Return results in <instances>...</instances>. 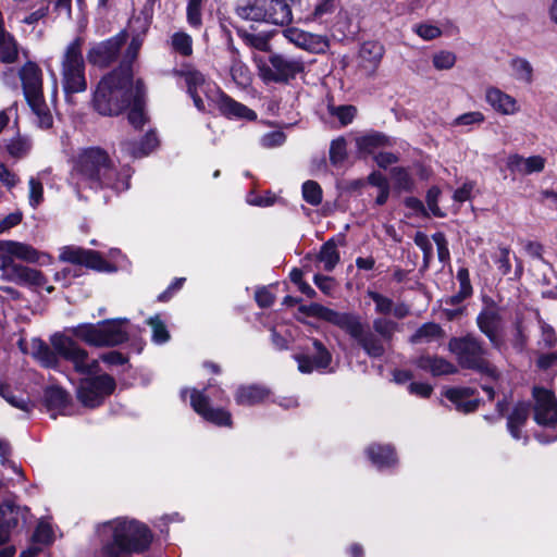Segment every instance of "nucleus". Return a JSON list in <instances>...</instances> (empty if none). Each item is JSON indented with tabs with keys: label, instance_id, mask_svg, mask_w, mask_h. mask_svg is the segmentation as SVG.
I'll return each instance as SVG.
<instances>
[{
	"label": "nucleus",
	"instance_id": "obj_1",
	"mask_svg": "<svg viewBox=\"0 0 557 557\" xmlns=\"http://www.w3.org/2000/svg\"><path fill=\"white\" fill-rule=\"evenodd\" d=\"M298 311L306 317L321 319L345 331L371 358L384 356L386 345L393 341L399 327L397 322L380 317L373 320V331H371L359 314L335 311L317 302L300 306Z\"/></svg>",
	"mask_w": 557,
	"mask_h": 557
},
{
	"label": "nucleus",
	"instance_id": "obj_2",
	"mask_svg": "<svg viewBox=\"0 0 557 557\" xmlns=\"http://www.w3.org/2000/svg\"><path fill=\"white\" fill-rule=\"evenodd\" d=\"M75 169L79 181L92 189L121 193L129 188L132 170L126 165L116 168L108 152L99 147L83 150Z\"/></svg>",
	"mask_w": 557,
	"mask_h": 557
},
{
	"label": "nucleus",
	"instance_id": "obj_3",
	"mask_svg": "<svg viewBox=\"0 0 557 557\" xmlns=\"http://www.w3.org/2000/svg\"><path fill=\"white\" fill-rule=\"evenodd\" d=\"M97 533L103 543L99 557H122L141 553L151 543V534L147 527L126 518L103 522L98 525Z\"/></svg>",
	"mask_w": 557,
	"mask_h": 557
},
{
	"label": "nucleus",
	"instance_id": "obj_4",
	"mask_svg": "<svg viewBox=\"0 0 557 557\" xmlns=\"http://www.w3.org/2000/svg\"><path fill=\"white\" fill-rule=\"evenodd\" d=\"M52 348L39 338H33L25 350L45 368H57L59 356L73 363L76 372L92 375L98 372L97 359L89 360L88 354L73 339L55 334L51 337Z\"/></svg>",
	"mask_w": 557,
	"mask_h": 557
},
{
	"label": "nucleus",
	"instance_id": "obj_5",
	"mask_svg": "<svg viewBox=\"0 0 557 557\" xmlns=\"http://www.w3.org/2000/svg\"><path fill=\"white\" fill-rule=\"evenodd\" d=\"M135 94L132 71L120 65L98 84L94 94V107L102 115H116L131 106Z\"/></svg>",
	"mask_w": 557,
	"mask_h": 557
},
{
	"label": "nucleus",
	"instance_id": "obj_6",
	"mask_svg": "<svg viewBox=\"0 0 557 557\" xmlns=\"http://www.w3.org/2000/svg\"><path fill=\"white\" fill-rule=\"evenodd\" d=\"M18 76L26 101L36 116L37 125L40 128H50L53 124V115L44 97L41 69L34 62H27L21 67Z\"/></svg>",
	"mask_w": 557,
	"mask_h": 557
},
{
	"label": "nucleus",
	"instance_id": "obj_7",
	"mask_svg": "<svg viewBox=\"0 0 557 557\" xmlns=\"http://www.w3.org/2000/svg\"><path fill=\"white\" fill-rule=\"evenodd\" d=\"M448 350L455 355L461 368L476 370L487 376L497 377L496 368L484 358L486 349L482 341L475 336L468 334L450 338Z\"/></svg>",
	"mask_w": 557,
	"mask_h": 557
},
{
	"label": "nucleus",
	"instance_id": "obj_8",
	"mask_svg": "<svg viewBox=\"0 0 557 557\" xmlns=\"http://www.w3.org/2000/svg\"><path fill=\"white\" fill-rule=\"evenodd\" d=\"M239 17L274 25H287L293 21V12L286 0H246L237 5Z\"/></svg>",
	"mask_w": 557,
	"mask_h": 557
},
{
	"label": "nucleus",
	"instance_id": "obj_9",
	"mask_svg": "<svg viewBox=\"0 0 557 557\" xmlns=\"http://www.w3.org/2000/svg\"><path fill=\"white\" fill-rule=\"evenodd\" d=\"M83 40L74 39L65 49L61 62L62 87L67 100L72 94L87 89L85 62L82 53Z\"/></svg>",
	"mask_w": 557,
	"mask_h": 557
},
{
	"label": "nucleus",
	"instance_id": "obj_10",
	"mask_svg": "<svg viewBox=\"0 0 557 557\" xmlns=\"http://www.w3.org/2000/svg\"><path fill=\"white\" fill-rule=\"evenodd\" d=\"M253 61L257 64L259 76L267 84H287L305 70L302 60L287 58L280 53H272L268 61L255 55Z\"/></svg>",
	"mask_w": 557,
	"mask_h": 557
},
{
	"label": "nucleus",
	"instance_id": "obj_11",
	"mask_svg": "<svg viewBox=\"0 0 557 557\" xmlns=\"http://www.w3.org/2000/svg\"><path fill=\"white\" fill-rule=\"evenodd\" d=\"M126 319L106 320L98 324H85L75 329V336L91 346H116L127 341L122 324Z\"/></svg>",
	"mask_w": 557,
	"mask_h": 557
},
{
	"label": "nucleus",
	"instance_id": "obj_12",
	"mask_svg": "<svg viewBox=\"0 0 557 557\" xmlns=\"http://www.w3.org/2000/svg\"><path fill=\"white\" fill-rule=\"evenodd\" d=\"M115 389V381L108 374L89 376L81 380L77 388L79 401L90 408L99 406Z\"/></svg>",
	"mask_w": 557,
	"mask_h": 557
},
{
	"label": "nucleus",
	"instance_id": "obj_13",
	"mask_svg": "<svg viewBox=\"0 0 557 557\" xmlns=\"http://www.w3.org/2000/svg\"><path fill=\"white\" fill-rule=\"evenodd\" d=\"M0 272L2 280L33 288L45 287L48 282L40 271L15 263L10 258L3 259Z\"/></svg>",
	"mask_w": 557,
	"mask_h": 557
},
{
	"label": "nucleus",
	"instance_id": "obj_14",
	"mask_svg": "<svg viewBox=\"0 0 557 557\" xmlns=\"http://www.w3.org/2000/svg\"><path fill=\"white\" fill-rule=\"evenodd\" d=\"M534 420L537 424L548 428L557 425V399L555 395L543 387L533 388Z\"/></svg>",
	"mask_w": 557,
	"mask_h": 557
},
{
	"label": "nucleus",
	"instance_id": "obj_15",
	"mask_svg": "<svg viewBox=\"0 0 557 557\" xmlns=\"http://www.w3.org/2000/svg\"><path fill=\"white\" fill-rule=\"evenodd\" d=\"M190 406L206 421L219 426H231L232 417L227 410L212 408L209 395L195 388L190 389Z\"/></svg>",
	"mask_w": 557,
	"mask_h": 557
},
{
	"label": "nucleus",
	"instance_id": "obj_16",
	"mask_svg": "<svg viewBox=\"0 0 557 557\" xmlns=\"http://www.w3.org/2000/svg\"><path fill=\"white\" fill-rule=\"evenodd\" d=\"M502 315L494 306L485 307L476 317L479 330L488 338L491 345L500 350L504 347V341L500 336Z\"/></svg>",
	"mask_w": 557,
	"mask_h": 557
},
{
	"label": "nucleus",
	"instance_id": "obj_17",
	"mask_svg": "<svg viewBox=\"0 0 557 557\" xmlns=\"http://www.w3.org/2000/svg\"><path fill=\"white\" fill-rule=\"evenodd\" d=\"M127 35L121 32L116 36L95 45L87 54L89 63L104 67L115 60L122 45L125 42Z\"/></svg>",
	"mask_w": 557,
	"mask_h": 557
},
{
	"label": "nucleus",
	"instance_id": "obj_18",
	"mask_svg": "<svg viewBox=\"0 0 557 557\" xmlns=\"http://www.w3.org/2000/svg\"><path fill=\"white\" fill-rule=\"evenodd\" d=\"M61 261L74 264H83L98 271H108L109 264L101 256L94 250L84 249L76 246H66L61 249Z\"/></svg>",
	"mask_w": 557,
	"mask_h": 557
},
{
	"label": "nucleus",
	"instance_id": "obj_19",
	"mask_svg": "<svg viewBox=\"0 0 557 557\" xmlns=\"http://www.w3.org/2000/svg\"><path fill=\"white\" fill-rule=\"evenodd\" d=\"M283 34L289 42L311 53H324L329 48V40L322 35L307 33L295 27L286 28Z\"/></svg>",
	"mask_w": 557,
	"mask_h": 557
},
{
	"label": "nucleus",
	"instance_id": "obj_20",
	"mask_svg": "<svg viewBox=\"0 0 557 557\" xmlns=\"http://www.w3.org/2000/svg\"><path fill=\"white\" fill-rule=\"evenodd\" d=\"M314 348V357L307 355H298L295 357L298 363V370L302 373H311L313 370H324L332 361V355L326 347L318 339L312 342Z\"/></svg>",
	"mask_w": 557,
	"mask_h": 557
},
{
	"label": "nucleus",
	"instance_id": "obj_21",
	"mask_svg": "<svg viewBox=\"0 0 557 557\" xmlns=\"http://www.w3.org/2000/svg\"><path fill=\"white\" fill-rule=\"evenodd\" d=\"M486 102L503 115H513L520 111L517 99L497 87H488L485 91Z\"/></svg>",
	"mask_w": 557,
	"mask_h": 557
},
{
	"label": "nucleus",
	"instance_id": "obj_22",
	"mask_svg": "<svg viewBox=\"0 0 557 557\" xmlns=\"http://www.w3.org/2000/svg\"><path fill=\"white\" fill-rule=\"evenodd\" d=\"M546 160L541 156L524 158L520 154H510L506 159L507 169L513 174L530 175L540 173L545 168Z\"/></svg>",
	"mask_w": 557,
	"mask_h": 557
},
{
	"label": "nucleus",
	"instance_id": "obj_23",
	"mask_svg": "<svg viewBox=\"0 0 557 557\" xmlns=\"http://www.w3.org/2000/svg\"><path fill=\"white\" fill-rule=\"evenodd\" d=\"M0 251L5 253L7 258L12 259L14 257L30 263H37L40 257H45L44 253H40L30 245L13 240L1 242Z\"/></svg>",
	"mask_w": 557,
	"mask_h": 557
},
{
	"label": "nucleus",
	"instance_id": "obj_24",
	"mask_svg": "<svg viewBox=\"0 0 557 557\" xmlns=\"http://www.w3.org/2000/svg\"><path fill=\"white\" fill-rule=\"evenodd\" d=\"M216 101L220 112L227 117H237L246 120L256 119V113L251 109L233 100L224 94H221Z\"/></svg>",
	"mask_w": 557,
	"mask_h": 557
},
{
	"label": "nucleus",
	"instance_id": "obj_25",
	"mask_svg": "<svg viewBox=\"0 0 557 557\" xmlns=\"http://www.w3.org/2000/svg\"><path fill=\"white\" fill-rule=\"evenodd\" d=\"M384 54V47L376 41H367L361 46L359 58L361 66L369 72L375 71Z\"/></svg>",
	"mask_w": 557,
	"mask_h": 557
},
{
	"label": "nucleus",
	"instance_id": "obj_26",
	"mask_svg": "<svg viewBox=\"0 0 557 557\" xmlns=\"http://www.w3.org/2000/svg\"><path fill=\"white\" fill-rule=\"evenodd\" d=\"M530 413V406L528 403H518L510 414L507 418V429L511 436L516 440L522 437L521 429L524 426L528 421Z\"/></svg>",
	"mask_w": 557,
	"mask_h": 557
},
{
	"label": "nucleus",
	"instance_id": "obj_27",
	"mask_svg": "<svg viewBox=\"0 0 557 557\" xmlns=\"http://www.w3.org/2000/svg\"><path fill=\"white\" fill-rule=\"evenodd\" d=\"M417 366L433 375H444L457 372V368L449 361L441 357L421 356L417 360Z\"/></svg>",
	"mask_w": 557,
	"mask_h": 557
},
{
	"label": "nucleus",
	"instance_id": "obj_28",
	"mask_svg": "<svg viewBox=\"0 0 557 557\" xmlns=\"http://www.w3.org/2000/svg\"><path fill=\"white\" fill-rule=\"evenodd\" d=\"M270 392L259 385L240 386L235 393V400L242 406H253L263 401Z\"/></svg>",
	"mask_w": 557,
	"mask_h": 557
},
{
	"label": "nucleus",
	"instance_id": "obj_29",
	"mask_svg": "<svg viewBox=\"0 0 557 557\" xmlns=\"http://www.w3.org/2000/svg\"><path fill=\"white\" fill-rule=\"evenodd\" d=\"M28 511L27 507H17L13 503L7 502L0 505V531L8 532L15 528L18 522V516H23Z\"/></svg>",
	"mask_w": 557,
	"mask_h": 557
},
{
	"label": "nucleus",
	"instance_id": "obj_30",
	"mask_svg": "<svg viewBox=\"0 0 557 557\" xmlns=\"http://www.w3.org/2000/svg\"><path fill=\"white\" fill-rule=\"evenodd\" d=\"M144 85L140 79L135 83V94L132 97L131 106L132 109L128 114V121L136 128L143 126L146 122V116L143 110V99H144Z\"/></svg>",
	"mask_w": 557,
	"mask_h": 557
},
{
	"label": "nucleus",
	"instance_id": "obj_31",
	"mask_svg": "<svg viewBox=\"0 0 557 557\" xmlns=\"http://www.w3.org/2000/svg\"><path fill=\"white\" fill-rule=\"evenodd\" d=\"M367 455L379 469L391 467L397 460L393 448L388 445H371L367 448Z\"/></svg>",
	"mask_w": 557,
	"mask_h": 557
},
{
	"label": "nucleus",
	"instance_id": "obj_32",
	"mask_svg": "<svg viewBox=\"0 0 557 557\" xmlns=\"http://www.w3.org/2000/svg\"><path fill=\"white\" fill-rule=\"evenodd\" d=\"M471 396L472 392L469 388H453L446 392V397L462 412H471L478 408V400L470 399Z\"/></svg>",
	"mask_w": 557,
	"mask_h": 557
},
{
	"label": "nucleus",
	"instance_id": "obj_33",
	"mask_svg": "<svg viewBox=\"0 0 557 557\" xmlns=\"http://www.w3.org/2000/svg\"><path fill=\"white\" fill-rule=\"evenodd\" d=\"M512 76L523 84L530 85L533 83L534 69L529 60L521 57L512 58L509 62Z\"/></svg>",
	"mask_w": 557,
	"mask_h": 557
},
{
	"label": "nucleus",
	"instance_id": "obj_34",
	"mask_svg": "<svg viewBox=\"0 0 557 557\" xmlns=\"http://www.w3.org/2000/svg\"><path fill=\"white\" fill-rule=\"evenodd\" d=\"M317 260L323 264V270L331 272L334 270L336 264L339 262V252L337 246L333 239L324 243L320 249Z\"/></svg>",
	"mask_w": 557,
	"mask_h": 557
},
{
	"label": "nucleus",
	"instance_id": "obj_35",
	"mask_svg": "<svg viewBox=\"0 0 557 557\" xmlns=\"http://www.w3.org/2000/svg\"><path fill=\"white\" fill-rule=\"evenodd\" d=\"M443 336V330L436 323H425L410 337L412 344L430 343Z\"/></svg>",
	"mask_w": 557,
	"mask_h": 557
},
{
	"label": "nucleus",
	"instance_id": "obj_36",
	"mask_svg": "<svg viewBox=\"0 0 557 557\" xmlns=\"http://www.w3.org/2000/svg\"><path fill=\"white\" fill-rule=\"evenodd\" d=\"M32 146L29 137L17 135L7 143L5 148L11 157L21 159L29 153Z\"/></svg>",
	"mask_w": 557,
	"mask_h": 557
},
{
	"label": "nucleus",
	"instance_id": "obj_37",
	"mask_svg": "<svg viewBox=\"0 0 557 557\" xmlns=\"http://www.w3.org/2000/svg\"><path fill=\"white\" fill-rule=\"evenodd\" d=\"M129 143H122V149L134 158H140L150 153L158 146L154 133H148L140 141V149H133Z\"/></svg>",
	"mask_w": 557,
	"mask_h": 557
},
{
	"label": "nucleus",
	"instance_id": "obj_38",
	"mask_svg": "<svg viewBox=\"0 0 557 557\" xmlns=\"http://www.w3.org/2000/svg\"><path fill=\"white\" fill-rule=\"evenodd\" d=\"M45 400L50 410L63 409L67 406L70 397L61 387L51 386L45 392Z\"/></svg>",
	"mask_w": 557,
	"mask_h": 557
},
{
	"label": "nucleus",
	"instance_id": "obj_39",
	"mask_svg": "<svg viewBox=\"0 0 557 557\" xmlns=\"http://www.w3.org/2000/svg\"><path fill=\"white\" fill-rule=\"evenodd\" d=\"M388 144L387 138L379 133L368 134L357 138V147L361 152L372 153L375 149Z\"/></svg>",
	"mask_w": 557,
	"mask_h": 557
},
{
	"label": "nucleus",
	"instance_id": "obj_40",
	"mask_svg": "<svg viewBox=\"0 0 557 557\" xmlns=\"http://www.w3.org/2000/svg\"><path fill=\"white\" fill-rule=\"evenodd\" d=\"M0 395L13 407L23 411H29L32 405L28 398L22 393L13 392L9 386L0 385Z\"/></svg>",
	"mask_w": 557,
	"mask_h": 557
},
{
	"label": "nucleus",
	"instance_id": "obj_41",
	"mask_svg": "<svg viewBox=\"0 0 557 557\" xmlns=\"http://www.w3.org/2000/svg\"><path fill=\"white\" fill-rule=\"evenodd\" d=\"M171 45L177 53L184 57H189L193 53V39L185 32L174 33L171 37Z\"/></svg>",
	"mask_w": 557,
	"mask_h": 557
},
{
	"label": "nucleus",
	"instance_id": "obj_42",
	"mask_svg": "<svg viewBox=\"0 0 557 557\" xmlns=\"http://www.w3.org/2000/svg\"><path fill=\"white\" fill-rule=\"evenodd\" d=\"M237 34L246 45L260 51L270 50L269 39L264 35L252 34L245 29H237Z\"/></svg>",
	"mask_w": 557,
	"mask_h": 557
},
{
	"label": "nucleus",
	"instance_id": "obj_43",
	"mask_svg": "<svg viewBox=\"0 0 557 557\" xmlns=\"http://www.w3.org/2000/svg\"><path fill=\"white\" fill-rule=\"evenodd\" d=\"M182 76H184L185 78L188 94L197 91L198 88L203 89V91L210 89V85L206 83L205 76L196 70H188L186 72H183Z\"/></svg>",
	"mask_w": 557,
	"mask_h": 557
},
{
	"label": "nucleus",
	"instance_id": "obj_44",
	"mask_svg": "<svg viewBox=\"0 0 557 557\" xmlns=\"http://www.w3.org/2000/svg\"><path fill=\"white\" fill-rule=\"evenodd\" d=\"M457 57L454 52L448 50H441L433 54V66L438 71H447L455 66Z\"/></svg>",
	"mask_w": 557,
	"mask_h": 557
},
{
	"label": "nucleus",
	"instance_id": "obj_45",
	"mask_svg": "<svg viewBox=\"0 0 557 557\" xmlns=\"http://www.w3.org/2000/svg\"><path fill=\"white\" fill-rule=\"evenodd\" d=\"M202 2L203 0H188L186 18L187 23L194 28H199L202 25Z\"/></svg>",
	"mask_w": 557,
	"mask_h": 557
},
{
	"label": "nucleus",
	"instance_id": "obj_46",
	"mask_svg": "<svg viewBox=\"0 0 557 557\" xmlns=\"http://www.w3.org/2000/svg\"><path fill=\"white\" fill-rule=\"evenodd\" d=\"M302 197L311 206H318L322 201V188L314 181H307L302 184Z\"/></svg>",
	"mask_w": 557,
	"mask_h": 557
},
{
	"label": "nucleus",
	"instance_id": "obj_47",
	"mask_svg": "<svg viewBox=\"0 0 557 557\" xmlns=\"http://www.w3.org/2000/svg\"><path fill=\"white\" fill-rule=\"evenodd\" d=\"M347 157V144L345 138L338 137L331 143L330 160L333 165H339Z\"/></svg>",
	"mask_w": 557,
	"mask_h": 557
},
{
	"label": "nucleus",
	"instance_id": "obj_48",
	"mask_svg": "<svg viewBox=\"0 0 557 557\" xmlns=\"http://www.w3.org/2000/svg\"><path fill=\"white\" fill-rule=\"evenodd\" d=\"M367 295L374 302L376 313L383 315L392 313L393 300L391 298L374 290H368Z\"/></svg>",
	"mask_w": 557,
	"mask_h": 557
},
{
	"label": "nucleus",
	"instance_id": "obj_49",
	"mask_svg": "<svg viewBox=\"0 0 557 557\" xmlns=\"http://www.w3.org/2000/svg\"><path fill=\"white\" fill-rule=\"evenodd\" d=\"M395 185L400 190L409 191L413 187V180L404 168H394L391 172Z\"/></svg>",
	"mask_w": 557,
	"mask_h": 557
},
{
	"label": "nucleus",
	"instance_id": "obj_50",
	"mask_svg": "<svg viewBox=\"0 0 557 557\" xmlns=\"http://www.w3.org/2000/svg\"><path fill=\"white\" fill-rule=\"evenodd\" d=\"M414 244L423 251V267L429 268L433 258V246L429 237L421 232L414 235Z\"/></svg>",
	"mask_w": 557,
	"mask_h": 557
},
{
	"label": "nucleus",
	"instance_id": "obj_51",
	"mask_svg": "<svg viewBox=\"0 0 557 557\" xmlns=\"http://www.w3.org/2000/svg\"><path fill=\"white\" fill-rule=\"evenodd\" d=\"M28 200L33 208H37L44 200V186L36 177H30L28 181Z\"/></svg>",
	"mask_w": 557,
	"mask_h": 557
},
{
	"label": "nucleus",
	"instance_id": "obj_52",
	"mask_svg": "<svg viewBox=\"0 0 557 557\" xmlns=\"http://www.w3.org/2000/svg\"><path fill=\"white\" fill-rule=\"evenodd\" d=\"M336 9V0H321L310 15L306 17L307 21H317L325 15L332 14Z\"/></svg>",
	"mask_w": 557,
	"mask_h": 557
},
{
	"label": "nucleus",
	"instance_id": "obj_53",
	"mask_svg": "<svg viewBox=\"0 0 557 557\" xmlns=\"http://www.w3.org/2000/svg\"><path fill=\"white\" fill-rule=\"evenodd\" d=\"M148 324L152 329V338L156 343L163 344L169 339L170 336L165 329V325L158 315L150 318L148 320Z\"/></svg>",
	"mask_w": 557,
	"mask_h": 557
},
{
	"label": "nucleus",
	"instance_id": "obj_54",
	"mask_svg": "<svg viewBox=\"0 0 557 557\" xmlns=\"http://www.w3.org/2000/svg\"><path fill=\"white\" fill-rule=\"evenodd\" d=\"M413 32L424 40H433L442 35L440 27L428 23H420L414 25Z\"/></svg>",
	"mask_w": 557,
	"mask_h": 557
},
{
	"label": "nucleus",
	"instance_id": "obj_55",
	"mask_svg": "<svg viewBox=\"0 0 557 557\" xmlns=\"http://www.w3.org/2000/svg\"><path fill=\"white\" fill-rule=\"evenodd\" d=\"M141 45H143V36L139 34L134 36L126 52H125L124 60L121 63V65L125 64L132 71L131 63L136 60Z\"/></svg>",
	"mask_w": 557,
	"mask_h": 557
},
{
	"label": "nucleus",
	"instance_id": "obj_56",
	"mask_svg": "<svg viewBox=\"0 0 557 557\" xmlns=\"http://www.w3.org/2000/svg\"><path fill=\"white\" fill-rule=\"evenodd\" d=\"M231 75L233 79L240 85L248 84L250 79L248 67L238 60L233 61V64L231 66Z\"/></svg>",
	"mask_w": 557,
	"mask_h": 557
},
{
	"label": "nucleus",
	"instance_id": "obj_57",
	"mask_svg": "<svg viewBox=\"0 0 557 557\" xmlns=\"http://www.w3.org/2000/svg\"><path fill=\"white\" fill-rule=\"evenodd\" d=\"M18 175L13 172L4 163H0V182L9 190L14 188L20 183Z\"/></svg>",
	"mask_w": 557,
	"mask_h": 557
},
{
	"label": "nucleus",
	"instance_id": "obj_58",
	"mask_svg": "<svg viewBox=\"0 0 557 557\" xmlns=\"http://www.w3.org/2000/svg\"><path fill=\"white\" fill-rule=\"evenodd\" d=\"M313 282L317 285V287L326 296H332L334 290L336 289V282L331 276L315 274L313 277Z\"/></svg>",
	"mask_w": 557,
	"mask_h": 557
},
{
	"label": "nucleus",
	"instance_id": "obj_59",
	"mask_svg": "<svg viewBox=\"0 0 557 557\" xmlns=\"http://www.w3.org/2000/svg\"><path fill=\"white\" fill-rule=\"evenodd\" d=\"M433 242L437 246V256L441 262L445 263L449 260V249L446 237L443 233L437 232L432 235Z\"/></svg>",
	"mask_w": 557,
	"mask_h": 557
},
{
	"label": "nucleus",
	"instance_id": "obj_60",
	"mask_svg": "<svg viewBox=\"0 0 557 557\" xmlns=\"http://www.w3.org/2000/svg\"><path fill=\"white\" fill-rule=\"evenodd\" d=\"M331 113L341 121L342 125H347L354 120L356 108L352 106H339L332 108Z\"/></svg>",
	"mask_w": 557,
	"mask_h": 557
},
{
	"label": "nucleus",
	"instance_id": "obj_61",
	"mask_svg": "<svg viewBox=\"0 0 557 557\" xmlns=\"http://www.w3.org/2000/svg\"><path fill=\"white\" fill-rule=\"evenodd\" d=\"M511 345L512 347L518 351H523L525 345H527V336L524 334V330L522 326V323L520 321H516L515 323V330L511 338Z\"/></svg>",
	"mask_w": 557,
	"mask_h": 557
},
{
	"label": "nucleus",
	"instance_id": "obj_62",
	"mask_svg": "<svg viewBox=\"0 0 557 557\" xmlns=\"http://www.w3.org/2000/svg\"><path fill=\"white\" fill-rule=\"evenodd\" d=\"M483 121H484L483 113H481L480 111H472V112H467V113L459 115L458 117H456L454 120L453 124L456 126H459V125L468 126V125H472L475 123H478V124L482 123Z\"/></svg>",
	"mask_w": 557,
	"mask_h": 557
},
{
	"label": "nucleus",
	"instance_id": "obj_63",
	"mask_svg": "<svg viewBox=\"0 0 557 557\" xmlns=\"http://www.w3.org/2000/svg\"><path fill=\"white\" fill-rule=\"evenodd\" d=\"M284 141L285 135L280 131L270 132L260 138V144L264 148H274L281 146Z\"/></svg>",
	"mask_w": 557,
	"mask_h": 557
},
{
	"label": "nucleus",
	"instance_id": "obj_64",
	"mask_svg": "<svg viewBox=\"0 0 557 557\" xmlns=\"http://www.w3.org/2000/svg\"><path fill=\"white\" fill-rule=\"evenodd\" d=\"M33 541L35 543H41V544L51 543L52 542L51 528L48 524L40 522L34 532Z\"/></svg>",
	"mask_w": 557,
	"mask_h": 557
}]
</instances>
